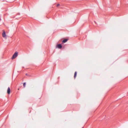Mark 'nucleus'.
<instances>
[{"label":"nucleus","instance_id":"obj_1","mask_svg":"<svg viewBox=\"0 0 128 128\" xmlns=\"http://www.w3.org/2000/svg\"><path fill=\"white\" fill-rule=\"evenodd\" d=\"M18 52H15L14 54L13 55L12 58V59H13L16 58L18 56Z\"/></svg>","mask_w":128,"mask_h":128},{"label":"nucleus","instance_id":"obj_2","mask_svg":"<svg viewBox=\"0 0 128 128\" xmlns=\"http://www.w3.org/2000/svg\"><path fill=\"white\" fill-rule=\"evenodd\" d=\"M2 36L3 37L6 39V35L5 31H4L2 34Z\"/></svg>","mask_w":128,"mask_h":128},{"label":"nucleus","instance_id":"obj_3","mask_svg":"<svg viewBox=\"0 0 128 128\" xmlns=\"http://www.w3.org/2000/svg\"><path fill=\"white\" fill-rule=\"evenodd\" d=\"M10 88L9 87H8V88L7 91V93L8 94H10Z\"/></svg>","mask_w":128,"mask_h":128},{"label":"nucleus","instance_id":"obj_4","mask_svg":"<svg viewBox=\"0 0 128 128\" xmlns=\"http://www.w3.org/2000/svg\"><path fill=\"white\" fill-rule=\"evenodd\" d=\"M57 46V47L59 48H62V46L60 44H58Z\"/></svg>","mask_w":128,"mask_h":128},{"label":"nucleus","instance_id":"obj_5","mask_svg":"<svg viewBox=\"0 0 128 128\" xmlns=\"http://www.w3.org/2000/svg\"><path fill=\"white\" fill-rule=\"evenodd\" d=\"M68 40V39H64L62 41V42L63 43H65Z\"/></svg>","mask_w":128,"mask_h":128},{"label":"nucleus","instance_id":"obj_6","mask_svg":"<svg viewBox=\"0 0 128 128\" xmlns=\"http://www.w3.org/2000/svg\"><path fill=\"white\" fill-rule=\"evenodd\" d=\"M77 74V72H75L74 76V78H75L76 77Z\"/></svg>","mask_w":128,"mask_h":128},{"label":"nucleus","instance_id":"obj_7","mask_svg":"<svg viewBox=\"0 0 128 128\" xmlns=\"http://www.w3.org/2000/svg\"><path fill=\"white\" fill-rule=\"evenodd\" d=\"M26 86V83L24 82L23 84V86L25 88Z\"/></svg>","mask_w":128,"mask_h":128},{"label":"nucleus","instance_id":"obj_8","mask_svg":"<svg viewBox=\"0 0 128 128\" xmlns=\"http://www.w3.org/2000/svg\"><path fill=\"white\" fill-rule=\"evenodd\" d=\"M60 6V4H58L57 5V6L58 7V6Z\"/></svg>","mask_w":128,"mask_h":128}]
</instances>
